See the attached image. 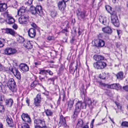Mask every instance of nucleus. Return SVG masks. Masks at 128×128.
I'll list each match as a JSON object with an SVG mask.
<instances>
[{"label":"nucleus","mask_w":128,"mask_h":128,"mask_svg":"<svg viewBox=\"0 0 128 128\" xmlns=\"http://www.w3.org/2000/svg\"><path fill=\"white\" fill-rule=\"evenodd\" d=\"M94 101V100H92L90 98H88L86 100L85 102H82V101H78L76 104L75 108L73 115L72 116V118L74 119H76L78 115L80 112L81 108L86 109V103L87 104L90 108L92 109L93 107L91 106L92 104Z\"/></svg>","instance_id":"obj_1"},{"label":"nucleus","mask_w":128,"mask_h":128,"mask_svg":"<svg viewBox=\"0 0 128 128\" xmlns=\"http://www.w3.org/2000/svg\"><path fill=\"white\" fill-rule=\"evenodd\" d=\"M30 11L32 14H37L40 16L43 14L42 7L40 5H37L36 7L31 6L30 8Z\"/></svg>","instance_id":"obj_2"},{"label":"nucleus","mask_w":128,"mask_h":128,"mask_svg":"<svg viewBox=\"0 0 128 128\" xmlns=\"http://www.w3.org/2000/svg\"><path fill=\"white\" fill-rule=\"evenodd\" d=\"M7 85L10 90L12 92H16V86L13 78H10L8 80Z\"/></svg>","instance_id":"obj_3"},{"label":"nucleus","mask_w":128,"mask_h":128,"mask_svg":"<svg viewBox=\"0 0 128 128\" xmlns=\"http://www.w3.org/2000/svg\"><path fill=\"white\" fill-rule=\"evenodd\" d=\"M99 84L108 88L114 89L117 90L120 89L121 88V86L119 84H113L109 85L103 83L102 82H100Z\"/></svg>","instance_id":"obj_4"},{"label":"nucleus","mask_w":128,"mask_h":128,"mask_svg":"<svg viewBox=\"0 0 128 128\" xmlns=\"http://www.w3.org/2000/svg\"><path fill=\"white\" fill-rule=\"evenodd\" d=\"M94 67L97 69H102L104 68L106 66V64L102 62H96L94 64Z\"/></svg>","instance_id":"obj_5"},{"label":"nucleus","mask_w":128,"mask_h":128,"mask_svg":"<svg viewBox=\"0 0 128 128\" xmlns=\"http://www.w3.org/2000/svg\"><path fill=\"white\" fill-rule=\"evenodd\" d=\"M76 14L78 19L80 20H84L87 16L86 12L84 10H78L76 11Z\"/></svg>","instance_id":"obj_6"},{"label":"nucleus","mask_w":128,"mask_h":128,"mask_svg":"<svg viewBox=\"0 0 128 128\" xmlns=\"http://www.w3.org/2000/svg\"><path fill=\"white\" fill-rule=\"evenodd\" d=\"M111 18L112 23L115 26L118 27L120 23L117 16L116 14H112Z\"/></svg>","instance_id":"obj_7"},{"label":"nucleus","mask_w":128,"mask_h":128,"mask_svg":"<svg viewBox=\"0 0 128 128\" xmlns=\"http://www.w3.org/2000/svg\"><path fill=\"white\" fill-rule=\"evenodd\" d=\"M94 43V45L98 47H102L104 46V42L101 39H96L94 40V42L92 41V43Z\"/></svg>","instance_id":"obj_8"},{"label":"nucleus","mask_w":128,"mask_h":128,"mask_svg":"<svg viewBox=\"0 0 128 128\" xmlns=\"http://www.w3.org/2000/svg\"><path fill=\"white\" fill-rule=\"evenodd\" d=\"M20 17L18 18L19 22L21 24H26L27 23L28 20V15H20Z\"/></svg>","instance_id":"obj_9"},{"label":"nucleus","mask_w":128,"mask_h":128,"mask_svg":"<svg viewBox=\"0 0 128 128\" xmlns=\"http://www.w3.org/2000/svg\"><path fill=\"white\" fill-rule=\"evenodd\" d=\"M16 52V50L14 48H8L4 50V53L8 55L13 54Z\"/></svg>","instance_id":"obj_10"},{"label":"nucleus","mask_w":128,"mask_h":128,"mask_svg":"<svg viewBox=\"0 0 128 128\" xmlns=\"http://www.w3.org/2000/svg\"><path fill=\"white\" fill-rule=\"evenodd\" d=\"M78 62L76 63L74 62H72L70 66V70L71 72H73L74 74L75 72V70H76L78 66Z\"/></svg>","instance_id":"obj_11"},{"label":"nucleus","mask_w":128,"mask_h":128,"mask_svg":"<svg viewBox=\"0 0 128 128\" xmlns=\"http://www.w3.org/2000/svg\"><path fill=\"white\" fill-rule=\"evenodd\" d=\"M21 117L23 120L24 122L29 123L31 122V119L28 114L23 113L21 116Z\"/></svg>","instance_id":"obj_12"},{"label":"nucleus","mask_w":128,"mask_h":128,"mask_svg":"<svg viewBox=\"0 0 128 128\" xmlns=\"http://www.w3.org/2000/svg\"><path fill=\"white\" fill-rule=\"evenodd\" d=\"M28 36L31 38H34L36 35V30L32 28H30L28 31Z\"/></svg>","instance_id":"obj_13"},{"label":"nucleus","mask_w":128,"mask_h":128,"mask_svg":"<svg viewBox=\"0 0 128 128\" xmlns=\"http://www.w3.org/2000/svg\"><path fill=\"white\" fill-rule=\"evenodd\" d=\"M26 8L24 6L21 7L18 11V16L28 15L27 13L26 12Z\"/></svg>","instance_id":"obj_14"},{"label":"nucleus","mask_w":128,"mask_h":128,"mask_svg":"<svg viewBox=\"0 0 128 128\" xmlns=\"http://www.w3.org/2000/svg\"><path fill=\"white\" fill-rule=\"evenodd\" d=\"M58 4L59 9L61 11L64 10L66 6L65 2L62 1L59 2Z\"/></svg>","instance_id":"obj_15"},{"label":"nucleus","mask_w":128,"mask_h":128,"mask_svg":"<svg viewBox=\"0 0 128 128\" xmlns=\"http://www.w3.org/2000/svg\"><path fill=\"white\" fill-rule=\"evenodd\" d=\"M41 100V98L40 96L38 94L34 99V104L36 106H39Z\"/></svg>","instance_id":"obj_16"},{"label":"nucleus","mask_w":128,"mask_h":128,"mask_svg":"<svg viewBox=\"0 0 128 128\" xmlns=\"http://www.w3.org/2000/svg\"><path fill=\"white\" fill-rule=\"evenodd\" d=\"M32 42L30 41H25L24 43V46L28 49H30L32 47Z\"/></svg>","instance_id":"obj_17"},{"label":"nucleus","mask_w":128,"mask_h":128,"mask_svg":"<svg viewBox=\"0 0 128 128\" xmlns=\"http://www.w3.org/2000/svg\"><path fill=\"white\" fill-rule=\"evenodd\" d=\"M59 124H60V126H63L64 127L66 126H67L66 123L65 118H64L62 116H60Z\"/></svg>","instance_id":"obj_18"},{"label":"nucleus","mask_w":128,"mask_h":128,"mask_svg":"<svg viewBox=\"0 0 128 128\" xmlns=\"http://www.w3.org/2000/svg\"><path fill=\"white\" fill-rule=\"evenodd\" d=\"M99 20L100 22L105 25H106L108 23L107 19L105 17L100 16H99Z\"/></svg>","instance_id":"obj_19"},{"label":"nucleus","mask_w":128,"mask_h":128,"mask_svg":"<svg viewBox=\"0 0 128 128\" xmlns=\"http://www.w3.org/2000/svg\"><path fill=\"white\" fill-rule=\"evenodd\" d=\"M93 58L94 60L97 61V62L102 61L104 60V57L103 56L97 54L93 56Z\"/></svg>","instance_id":"obj_20"},{"label":"nucleus","mask_w":128,"mask_h":128,"mask_svg":"<svg viewBox=\"0 0 128 128\" xmlns=\"http://www.w3.org/2000/svg\"><path fill=\"white\" fill-rule=\"evenodd\" d=\"M20 68L24 72L28 71L29 70L28 67L26 64H21L20 66Z\"/></svg>","instance_id":"obj_21"},{"label":"nucleus","mask_w":128,"mask_h":128,"mask_svg":"<svg viewBox=\"0 0 128 128\" xmlns=\"http://www.w3.org/2000/svg\"><path fill=\"white\" fill-rule=\"evenodd\" d=\"M13 73L16 77L19 80L21 78V75L20 73L17 68H14Z\"/></svg>","instance_id":"obj_22"},{"label":"nucleus","mask_w":128,"mask_h":128,"mask_svg":"<svg viewBox=\"0 0 128 128\" xmlns=\"http://www.w3.org/2000/svg\"><path fill=\"white\" fill-rule=\"evenodd\" d=\"M74 100H70L68 101V108L67 109L68 111H70L72 107L73 106L74 103Z\"/></svg>","instance_id":"obj_23"},{"label":"nucleus","mask_w":128,"mask_h":128,"mask_svg":"<svg viewBox=\"0 0 128 128\" xmlns=\"http://www.w3.org/2000/svg\"><path fill=\"white\" fill-rule=\"evenodd\" d=\"M4 30H5V33L10 34L12 35H14L15 34V32L12 29L6 28L4 29Z\"/></svg>","instance_id":"obj_24"},{"label":"nucleus","mask_w":128,"mask_h":128,"mask_svg":"<svg viewBox=\"0 0 128 128\" xmlns=\"http://www.w3.org/2000/svg\"><path fill=\"white\" fill-rule=\"evenodd\" d=\"M116 76L118 79L121 80L122 79L125 77L123 73L122 72H118Z\"/></svg>","instance_id":"obj_25"},{"label":"nucleus","mask_w":128,"mask_h":128,"mask_svg":"<svg viewBox=\"0 0 128 128\" xmlns=\"http://www.w3.org/2000/svg\"><path fill=\"white\" fill-rule=\"evenodd\" d=\"M102 31L105 33L108 34H110L112 32L111 29L109 27L103 28Z\"/></svg>","instance_id":"obj_26"},{"label":"nucleus","mask_w":128,"mask_h":128,"mask_svg":"<svg viewBox=\"0 0 128 128\" xmlns=\"http://www.w3.org/2000/svg\"><path fill=\"white\" fill-rule=\"evenodd\" d=\"M7 8L6 5L4 4H0V12L5 11Z\"/></svg>","instance_id":"obj_27"},{"label":"nucleus","mask_w":128,"mask_h":128,"mask_svg":"<svg viewBox=\"0 0 128 128\" xmlns=\"http://www.w3.org/2000/svg\"><path fill=\"white\" fill-rule=\"evenodd\" d=\"M13 102V100L11 98L7 100L6 101V105H8V106L10 107H11L12 106Z\"/></svg>","instance_id":"obj_28"},{"label":"nucleus","mask_w":128,"mask_h":128,"mask_svg":"<svg viewBox=\"0 0 128 128\" xmlns=\"http://www.w3.org/2000/svg\"><path fill=\"white\" fill-rule=\"evenodd\" d=\"M6 121L8 125L12 127L13 126V124L12 121V119L9 118L8 116H7L6 118Z\"/></svg>","instance_id":"obj_29"},{"label":"nucleus","mask_w":128,"mask_h":128,"mask_svg":"<svg viewBox=\"0 0 128 128\" xmlns=\"http://www.w3.org/2000/svg\"><path fill=\"white\" fill-rule=\"evenodd\" d=\"M83 123V121L81 119L78 120L76 126V127H82Z\"/></svg>","instance_id":"obj_30"},{"label":"nucleus","mask_w":128,"mask_h":128,"mask_svg":"<svg viewBox=\"0 0 128 128\" xmlns=\"http://www.w3.org/2000/svg\"><path fill=\"white\" fill-rule=\"evenodd\" d=\"M57 14V10H53L51 12L50 15L53 18L56 17Z\"/></svg>","instance_id":"obj_31"},{"label":"nucleus","mask_w":128,"mask_h":128,"mask_svg":"<svg viewBox=\"0 0 128 128\" xmlns=\"http://www.w3.org/2000/svg\"><path fill=\"white\" fill-rule=\"evenodd\" d=\"M18 42L19 43H22L24 40V38L22 36H18L17 38Z\"/></svg>","instance_id":"obj_32"},{"label":"nucleus","mask_w":128,"mask_h":128,"mask_svg":"<svg viewBox=\"0 0 128 128\" xmlns=\"http://www.w3.org/2000/svg\"><path fill=\"white\" fill-rule=\"evenodd\" d=\"M8 22L9 24H12L14 23V20L12 17H9L8 18Z\"/></svg>","instance_id":"obj_33"},{"label":"nucleus","mask_w":128,"mask_h":128,"mask_svg":"<svg viewBox=\"0 0 128 128\" xmlns=\"http://www.w3.org/2000/svg\"><path fill=\"white\" fill-rule=\"evenodd\" d=\"M39 125H40L39 126L42 127L43 128H45L46 127L45 121L44 120H40V122Z\"/></svg>","instance_id":"obj_34"},{"label":"nucleus","mask_w":128,"mask_h":128,"mask_svg":"<svg viewBox=\"0 0 128 128\" xmlns=\"http://www.w3.org/2000/svg\"><path fill=\"white\" fill-rule=\"evenodd\" d=\"M46 115L48 116L52 115L53 112L50 110H47L45 111Z\"/></svg>","instance_id":"obj_35"},{"label":"nucleus","mask_w":128,"mask_h":128,"mask_svg":"<svg viewBox=\"0 0 128 128\" xmlns=\"http://www.w3.org/2000/svg\"><path fill=\"white\" fill-rule=\"evenodd\" d=\"M106 9L107 11L110 14H111L112 11V8L110 6L108 5L106 6H105Z\"/></svg>","instance_id":"obj_36"},{"label":"nucleus","mask_w":128,"mask_h":128,"mask_svg":"<svg viewBox=\"0 0 128 128\" xmlns=\"http://www.w3.org/2000/svg\"><path fill=\"white\" fill-rule=\"evenodd\" d=\"M106 74L105 72L102 73L100 74L99 78L102 79H105L106 78Z\"/></svg>","instance_id":"obj_37"},{"label":"nucleus","mask_w":128,"mask_h":128,"mask_svg":"<svg viewBox=\"0 0 128 128\" xmlns=\"http://www.w3.org/2000/svg\"><path fill=\"white\" fill-rule=\"evenodd\" d=\"M47 72V70H42L40 71L39 74L44 75V74H46V73Z\"/></svg>","instance_id":"obj_38"},{"label":"nucleus","mask_w":128,"mask_h":128,"mask_svg":"<svg viewBox=\"0 0 128 128\" xmlns=\"http://www.w3.org/2000/svg\"><path fill=\"white\" fill-rule=\"evenodd\" d=\"M121 125L122 126L128 127V122H123L121 124Z\"/></svg>","instance_id":"obj_39"},{"label":"nucleus","mask_w":128,"mask_h":128,"mask_svg":"<svg viewBox=\"0 0 128 128\" xmlns=\"http://www.w3.org/2000/svg\"><path fill=\"white\" fill-rule=\"evenodd\" d=\"M33 0H28V1L25 3V4L29 6L32 3Z\"/></svg>","instance_id":"obj_40"},{"label":"nucleus","mask_w":128,"mask_h":128,"mask_svg":"<svg viewBox=\"0 0 128 128\" xmlns=\"http://www.w3.org/2000/svg\"><path fill=\"white\" fill-rule=\"evenodd\" d=\"M40 122V120H34V123L36 125H39Z\"/></svg>","instance_id":"obj_41"},{"label":"nucleus","mask_w":128,"mask_h":128,"mask_svg":"<svg viewBox=\"0 0 128 128\" xmlns=\"http://www.w3.org/2000/svg\"><path fill=\"white\" fill-rule=\"evenodd\" d=\"M22 128H29V126L27 124H23L22 126Z\"/></svg>","instance_id":"obj_42"},{"label":"nucleus","mask_w":128,"mask_h":128,"mask_svg":"<svg viewBox=\"0 0 128 128\" xmlns=\"http://www.w3.org/2000/svg\"><path fill=\"white\" fill-rule=\"evenodd\" d=\"M35 82H36V81H34L30 85V86L32 87V88H34L36 86V84L35 83Z\"/></svg>","instance_id":"obj_43"},{"label":"nucleus","mask_w":128,"mask_h":128,"mask_svg":"<svg viewBox=\"0 0 128 128\" xmlns=\"http://www.w3.org/2000/svg\"><path fill=\"white\" fill-rule=\"evenodd\" d=\"M14 68H16L15 67L12 68V67H9L8 70H9L12 72L13 73L14 72Z\"/></svg>","instance_id":"obj_44"},{"label":"nucleus","mask_w":128,"mask_h":128,"mask_svg":"<svg viewBox=\"0 0 128 128\" xmlns=\"http://www.w3.org/2000/svg\"><path fill=\"white\" fill-rule=\"evenodd\" d=\"M4 110V106L3 105L0 104V112H2Z\"/></svg>","instance_id":"obj_45"},{"label":"nucleus","mask_w":128,"mask_h":128,"mask_svg":"<svg viewBox=\"0 0 128 128\" xmlns=\"http://www.w3.org/2000/svg\"><path fill=\"white\" fill-rule=\"evenodd\" d=\"M30 25L33 27L36 28V24L34 23H30Z\"/></svg>","instance_id":"obj_46"},{"label":"nucleus","mask_w":128,"mask_h":128,"mask_svg":"<svg viewBox=\"0 0 128 128\" xmlns=\"http://www.w3.org/2000/svg\"><path fill=\"white\" fill-rule=\"evenodd\" d=\"M4 42L0 40V47H2L4 46Z\"/></svg>","instance_id":"obj_47"},{"label":"nucleus","mask_w":128,"mask_h":128,"mask_svg":"<svg viewBox=\"0 0 128 128\" xmlns=\"http://www.w3.org/2000/svg\"><path fill=\"white\" fill-rule=\"evenodd\" d=\"M123 88L125 91H128V85L123 87Z\"/></svg>","instance_id":"obj_48"},{"label":"nucleus","mask_w":128,"mask_h":128,"mask_svg":"<svg viewBox=\"0 0 128 128\" xmlns=\"http://www.w3.org/2000/svg\"><path fill=\"white\" fill-rule=\"evenodd\" d=\"M50 75H52L53 74V73L52 72L51 70H47V72Z\"/></svg>","instance_id":"obj_49"},{"label":"nucleus","mask_w":128,"mask_h":128,"mask_svg":"<svg viewBox=\"0 0 128 128\" xmlns=\"http://www.w3.org/2000/svg\"><path fill=\"white\" fill-rule=\"evenodd\" d=\"M118 34L119 37L121 33V31L120 30H117Z\"/></svg>","instance_id":"obj_50"},{"label":"nucleus","mask_w":128,"mask_h":128,"mask_svg":"<svg viewBox=\"0 0 128 128\" xmlns=\"http://www.w3.org/2000/svg\"><path fill=\"white\" fill-rule=\"evenodd\" d=\"M12 27L14 29L16 30L18 28L17 26L15 24H14L12 26Z\"/></svg>","instance_id":"obj_51"},{"label":"nucleus","mask_w":128,"mask_h":128,"mask_svg":"<svg viewBox=\"0 0 128 128\" xmlns=\"http://www.w3.org/2000/svg\"><path fill=\"white\" fill-rule=\"evenodd\" d=\"M4 69V67L0 64V70H3Z\"/></svg>","instance_id":"obj_52"},{"label":"nucleus","mask_w":128,"mask_h":128,"mask_svg":"<svg viewBox=\"0 0 128 128\" xmlns=\"http://www.w3.org/2000/svg\"><path fill=\"white\" fill-rule=\"evenodd\" d=\"M34 64L36 65H38L40 64V62H35L34 63Z\"/></svg>","instance_id":"obj_53"},{"label":"nucleus","mask_w":128,"mask_h":128,"mask_svg":"<svg viewBox=\"0 0 128 128\" xmlns=\"http://www.w3.org/2000/svg\"><path fill=\"white\" fill-rule=\"evenodd\" d=\"M53 37L52 36H49L48 38V39L49 40H51L52 39Z\"/></svg>","instance_id":"obj_54"},{"label":"nucleus","mask_w":128,"mask_h":128,"mask_svg":"<svg viewBox=\"0 0 128 128\" xmlns=\"http://www.w3.org/2000/svg\"><path fill=\"white\" fill-rule=\"evenodd\" d=\"M48 80H50L51 81L54 82V78H49L48 79Z\"/></svg>","instance_id":"obj_55"},{"label":"nucleus","mask_w":128,"mask_h":128,"mask_svg":"<svg viewBox=\"0 0 128 128\" xmlns=\"http://www.w3.org/2000/svg\"><path fill=\"white\" fill-rule=\"evenodd\" d=\"M82 32V30H81V31H80V30H79L78 31V34L79 36H80V35L81 34Z\"/></svg>","instance_id":"obj_56"},{"label":"nucleus","mask_w":128,"mask_h":128,"mask_svg":"<svg viewBox=\"0 0 128 128\" xmlns=\"http://www.w3.org/2000/svg\"><path fill=\"white\" fill-rule=\"evenodd\" d=\"M35 128H42V127L39 126H35Z\"/></svg>","instance_id":"obj_57"},{"label":"nucleus","mask_w":128,"mask_h":128,"mask_svg":"<svg viewBox=\"0 0 128 128\" xmlns=\"http://www.w3.org/2000/svg\"><path fill=\"white\" fill-rule=\"evenodd\" d=\"M67 31L66 30H62L61 32L62 33H64L66 32Z\"/></svg>","instance_id":"obj_58"},{"label":"nucleus","mask_w":128,"mask_h":128,"mask_svg":"<svg viewBox=\"0 0 128 128\" xmlns=\"http://www.w3.org/2000/svg\"><path fill=\"white\" fill-rule=\"evenodd\" d=\"M74 38H73L72 39L70 40V42L71 43H73V42L74 41Z\"/></svg>","instance_id":"obj_59"},{"label":"nucleus","mask_w":128,"mask_h":128,"mask_svg":"<svg viewBox=\"0 0 128 128\" xmlns=\"http://www.w3.org/2000/svg\"><path fill=\"white\" fill-rule=\"evenodd\" d=\"M115 103L118 107H119V106H120L119 104L118 103L116 102H115Z\"/></svg>","instance_id":"obj_60"},{"label":"nucleus","mask_w":128,"mask_h":128,"mask_svg":"<svg viewBox=\"0 0 128 128\" xmlns=\"http://www.w3.org/2000/svg\"><path fill=\"white\" fill-rule=\"evenodd\" d=\"M39 78L40 80L42 81V80L44 79V78L42 77L41 76H39Z\"/></svg>","instance_id":"obj_61"},{"label":"nucleus","mask_w":128,"mask_h":128,"mask_svg":"<svg viewBox=\"0 0 128 128\" xmlns=\"http://www.w3.org/2000/svg\"><path fill=\"white\" fill-rule=\"evenodd\" d=\"M29 100L28 99H27L26 100V102L28 104V105H29Z\"/></svg>","instance_id":"obj_62"},{"label":"nucleus","mask_w":128,"mask_h":128,"mask_svg":"<svg viewBox=\"0 0 128 128\" xmlns=\"http://www.w3.org/2000/svg\"><path fill=\"white\" fill-rule=\"evenodd\" d=\"M82 128H88V126L87 125H85Z\"/></svg>","instance_id":"obj_63"},{"label":"nucleus","mask_w":128,"mask_h":128,"mask_svg":"<svg viewBox=\"0 0 128 128\" xmlns=\"http://www.w3.org/2000/svg\"><path fill=\"white\" fill-rule=\"evenodd\" d=\"M0 128H3V125L2 123L0 124Z\"/></svg>","instance_id":"obj_64"}]
</instances>
